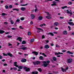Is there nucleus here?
Returning a JSON list of instances; mask_svg holds the SVG:
<instances>
[{
    "label": "nucleus",
    "instance_id": "1",
    "mask_svg": "<svg viewBox=\"0 0 74 74\" xmlns=\"http://www.w3.org/2000/svg\"><path fill=\"white\" fill-rule=\"evenodd\" d=\"M23 69L25 70L26 72H29L30 71V69L24 66L23 67Z\"/></svg>",
    "mask_w": 74,
    "mask_h": 74
},
{
    "label": "nucleus",
    "instance_id": "2",
    "mask_svg": "<svg viewBox=\"0 0 74 74\" xmlns=\"http://www.w3.org/2000/svg\"><path fill=\"white\" fill-rule=\"evenodd\" d=\"M71 10H66V13L67 14H69L70 15V16H71L72 15V14H73V13L71 12Z\"/></svg>",
    "mask_w": 74,
    "mask_h": 74
},
{
    "label": "nucleus",
    "instance_id": "3",
    "mask_svg": "<svg viewBox=\"0 0 74 74\" xmlns=\"http://www.w3.org/2000/svg\"><path fill=\"white\" fill-rule=\"evenodd\" d=\"M34 64L35 65H36V64L38 65L40 64V61H37L35 62H33Z\"/></svg>",
    "mask_w": 74,
    "mask_h": 74
},
{
    "label": "nucleus",
    "instance_id": "4",
    "mask_svg": "<svg viewBox=\"0 0 74 74\" xmlns=\"http://www.w3.org/2000/svg\"><path fill=\"white\" fill-rule=\"evenodd\" d=\"M67 61L68 63H70L73 61V60L71 58H70L67 60Z\"/></svg>",
    "mask_w": 74,
    "mask_h": 74
},
{
    "label": "nucleus",
    "instance_id": "5",
    "mask_svg": "<svg viewBox=\"0 0 74 74\" xmlns=\"http://www.w3.org/2000/svg\"><path fill=\"white\" fill-rule=\"evenodd\" d=\"M63 55V53H60V52H58V53H55V55Z\"/></svg>",
    "mask_w": 74,
    "mask_h": 74
},
{
    "label": "nucleus",
    "instance_id": "6",
    "mask_svg": "<svg viewBox=\"0 0 74 74\" xmlns=\"http://www.w3.org/2000/svg\"><path fill=\"white\" fill-rule=\"evenodd\" d=\"M68 24L70 25L71 26H74V23H73V22H69Z\"/></svg>",
    "mask_w": 74,
    "mask_h": 74
},
{
    "label": "nucleus",
    "instance_id": "7",
    "mask_svg": "<svg viewBox=\"0 0 74 74\" xmlns=\"http://www.w3.org/2000/svg\"><path fill=\"white\" fill-rule=\"evenodd\" d=\"M53 25L54 26H58L59 25V23L58 22H55L54 23Z\"/></svg>",
    "mask_w": 74,
    "mask_h": 74
},
{
    "label": "nucleus",
    "instance_id": "8",
    "mask_svg": "<svg viewBox=\"0 0 74 74\" xmlns=\"http://www.w3.org/2000/svg\"><path fill=\"white\" fill-rule=\"evenodd\" d=\"M49 48V46L48 45H46L45 46V49H48Z\"/></svg>",
    "mask_w": 74,
    "mask_h": 74
},
{
    "label": "nucleus",
    "instance_id": "9",
    "mask_svg": "<svg viewBox=\"0 0 74 74\" xmlns=\"http://www.w3.org/2000/svg\"><path fill=\"white\" fill-rule=\"evenodd\" d=\"M53 4H51V5H56V2L55 1L53 2Z\"/></svg>",
    "mask_w": 74,
    "mask_h": 74
},
{
    "label": "nucleus",
    "instance_id": "10",
    "mask_svg": "<svg viewBox=\"0 0 74 74\" xmlns=\"http://www.w3.org/2000/svg\"><path fill=\"white\" fill-rule=\"evenodd\" d=\"M42 63H47V64H49V63H50V61H49V60H48L47 61H43L42 62Z\"/></svg>",
    "mask_w": 74,
    "mask_h": 74
},
{
    "label": "nucleus",
    "instance_id": "11",
    "mask_svg": "<svg viewBox=\"0 0 74 74\" xmlns=\"http://www.w3.org/2000/svg\"><path fill=\"white\" fill-rule=\"evenodd\" d=\"M21 38H21V37H19L17 38V39H16V40H19V41H20V42H22V39H21Z\"/></svg>",
    "mask_w": 74,
    "mask_h": 74
},
{
    "label": "nucleus",
    "instance_id": "12",
    "mask_svg": "<svg viewBox=\"0 0 74 74\" xmlns=\"http://www.w3.org/2000/svg\"><path fill=\"white\" fill-rule=\"evenodd\" d=\"M62 33L64 35H66L67 34V32L66 31H64Z\"/></svg>",
    "mask_w": 74,
    "mask_h": 74
},
{
    "label": "nucleus",
    "instance_id": "13",
    "mask_svg": "<svg viewBox=\"0 0 74 74\" xmlns=\"http://www.w3.org/2000/svg\"><path fill=\"white\" fill-rule=\"evenodd\" d=\"M31 18L32 19H33L34 18V17H35L34 15L33 14H31Z\"/></svg>",
    "mask_w": 74,
    "mask_h": 74
},
{
    "label": "nucleus",
    "instance_id": "14",
    "mask_svg": "<svg viewBox=\"0 0 74 74\" xmlns=\"http://www.w3.org/2000/svg\"><path fill=\"white\" fill-rule=\"evenodd\" d=\"M48 64L45 63L43 64V66L44 67H47L48 66Z\"/></svg>",
    "mask_w": 74,
    "mask_h": 74
},
{
    "label": "nucleus",
    "instance_id": "15",
    "mask_svg": "<svg viewBox=\"0 0 74 74\" xmlns=\"http://www.w3.org/2000/svg\"><path fill=\"white\" fill-rule=\"evenodd\" d=\"M32 53H34L35 55H38V52H36V51H34L33 52H32Z\"/></svg>",
    "mask_w": 74,
    "mask_h": 74
},
{
    "label": "nucleus",
    "instance_id": "16",
    "mask_svg": "<svg viewBox=\"0 0 74 74\" xmlns=\"http://www.w3.org/2000/svg\"><path fill=\"white\" fill-rule=\"evenodd\" d=\"M26 10V8L24 7H22L21 8V10L23 11H25Z\"/></svg>",
    "mask_w": 74,
    "mask_h": 74
},
{
    "label": "nucleus",
    "instance_id": "17",
    "mask_svg": "<svg viewBox=\"0 0 74 74\" xmlns=\"http://www.w3.org/2000/svg\"><path fill=\"white\" fill-rule=\"evenodd\" d=\"M14 66H16V67H18V65L16 64H17V62H15L14 63Z\"/></svg>",
    "mask_w": 74,
    "mask_h": 74
},
{
    "label": "nucleus",
    "instance_id": "18",
    "mask_svg": "<svg viewBox=\"0 0 74 74\" xmlns=\"http://www.w3.org/2000/svg\"><path fill=\"white\" fill-rule=\"evenodd\" d=\"M8 55V56H10V57H12L13 55H12V54L10 53H7Z\"/></svg>",
    "mask_w": 74,
    "mask_h": 74
},
{
    "label": "nucleus",
    "instance_id": "19",
    "mask_svg": "<svg viewBox=\"0 0 74 74\" xmlns=\"http://www.w3.org/2000/svg\"><path fill=\"white\" fill-rule=\"evenodd\" d=\"M67 53H69V54H70L71 55H73V53H72L69 51H67Z\"/></svg>",
    "mask_w": 74,
    "mask_h": 74
},
{
    "label": "nucleus",
    "instance_id": "20",
    "mask_svg": "<svg viewBox=\"0 0 74 74\" xmlns=\"http://www.w3.org/2000/svg\"><path fill=\"white\" fill-rule=\"evenodd\" d=\"M26 59H23L21 60V62H26Z\"/></svg>",
    "mask_w": 74,
    "mask_h": 74
},
{
    "label": "nucleus",
    "instance_id": "21",
    "mask_svg": "<svg viewBox=\"0 0 74 74\" xmlns=\"http://www.w3.org/2000/svg\"><path fill=\"white\" fill-rule=\"evenodd\" d=\"M4 31H3L1 30H0V34H2V33H4Z\"/></svg>",
    "mask_w": 74,
    "mask_h": 74
},
{
    "label": "nucleus",
    "instance_id": "22",
    "mask_svg": "<svg viewBox=\"0 0 74 74\" xmlns=\"http://www.w3.org/2000/svg\"><path fill=\"white\" fill-rule=\"evenodd\" d=\"M39 59H40V60H43L44 58H43V57L40 56L39 57Z\"/></svg>",
    "mask_w": 74,
    "mask_h": 74
},
{
    "label": "nucleus",
    "instance_id": "23",
    "mask_svg": "<svg viewBox=\"0 0 74 74\" xmlns=\"http://www.w3.org/2000/svg\"><path fill=\"white\" fill-rule=\"evenodd\" d=\"M42 17L41 16H40L38 17L39 20V21L42 20Z\"/></svg>",
    "mask_w": 74,
    "mask_h": 74
},
{
    "label": "nucleus",
    "instance_id": "24",
    "mask_svg": "<svg viewBox=\"0 0 74 74\" xmlns=\"http://www.w3.org/2000/svg\"><path fill=\"white\" fill-rule=\"evenodd\" d=\"M50 34V35H51V36H54V35L52 33L50 32L49 34Z\"/></svg>",
    "mask_w": 74,
    "mask_h": 74
},
{
    "label": "nucleus",
    "instance_id": "25",
    "mask_svg": "<svg viewBox=\"0 0 74 74\" xmlns=\"http://www.w3.org/2000/svg\"><path fill=\"white\" fill-rule=\"evenodd\" d=\"M26 42V41L25 40H23V42H22V44H25Z\"/></svg>",
    "mask_w": 74,
    "mask_h": 74
},
{
    "label": "nucleus",
    "instance_id": "26",
    "mask_svg": "<svg viewBox=\"0 0 74 74\" xmlns=\"http://www.w3.org/2000/svg\"><path fill=\"white\" fill-rule=\"evenodd\" d=\"M18 67V69H23V66H20Z\"/></svg>",
    "mask_w": 74,
    "mask_h": 74
},
{
    "label": "nucleus",
    "instance_id": "27",
    "mask_svg": "<svg viewBox=\"0 0 74 74\" xmlns=\"http://www.w3.org/2000/svg\"><path fill=\"white\" fill-rule=\"evenodd\" d=\"M61 69H62V71H63V72H64V71H65V72H66V71L63 68H62Z\"/></svg>",
    "mask_w": 74,
    "mask_h": 74
},
{
    "label": "nucleus",
    "instance_id": "28",
    "mask_svg": "<svg viewBox=\"0 0 74 74\" xmlns=\"http://www.w3.org/2000/svg\"><path fill=\"white\" fill-rule=\"evenodd\" d=\"M26 49H27V47H22V49L23 50H25Z\"/></svg>",
    "mask_w": 74,
    "mask_h": 74
},
{
    "label": "nucleus",
    "instance_id": "29",
    "mask_svg": "<svg viewBox=\"0 0 74 74\" xmlns=\"http://www.w3.org/2000/svg\"><path fill=\"white\" fill-rule=\"evenodd\" d=\"M38 70L40 72H41V71H42V69H41V68H39V69H38Z\"/></svg>",
    "mask_w": 74,
    "mask_h": 74
},
{
    "label": "nucleus",
    "instance_id": "30",
    "mask_svg": "<svg viewBox=\"0 0 74 74\" xmlns=\"http://www.w3.org/2000/svg\"><path fill=\"white\" fill-rule=\"evenodd\" d=\"M46 18H48V19H51V17L49 16H46Z\"/></svg>",
    "mask_w": 74,
    "mask_h": 74
},
{
    "label": "nucleus",
    "instance_id": "31",
    "mask_svg": "<svg viewBox=\"0 0 74 74\" xmlns=\"http://www.w3.org/2000/svg\"><path fill=\"white\" fill-rule=\"evenodd\" d=\"M36 29H37L38 30H41L42 32H43V29L41 28H37Z\"/></svg>",
    "mask_w": 74,
    "mask_h": 74
},
{
    "label": "nucleus",
    "instance_id": "32",
    "mask_svg": "<svg viewBox=\"0 0 74 74\" xmlns=\"http://www.w3.org/2000/svg\"><path fill=\"white\" fill-rule=\"evenodd\" d=\"M20 19L21 21H23V20L25 19V18L24 17H22V18H20Z\"/></svg>",
    "mask_w": 74,
    "mask_h": 74
},
{
    "label": "nucleus",
    "instance_id": "33",
    "mask_svg": "<svg viewBox=\"0 0 74 74\" xmlns=\"http://www.w3.org/2000/svg\"><path fill=\"white\" fill-rule=\"evenodd\" d=\"M67 6H63L62 8L63 10L64 9V8H67Z\"/></svg>",
    "mask_w": 74,
    "mask_h": 74
},
{
    "label": "nucleus",
    "instance_id": "34",
    "mask_svg": "<svg viewBox=\"0 0 74 74\" xmlns=\"http://www.w3.org/2000/svg\"><path fill=\"white\" fill-rule=\"evenodd\" d=\"M53 59L54 61H56V57H53Z\"/></svg>",
    "mask_w": 74,
    "mask_h": 74
},
{
    "label": "nucleus",
    "instance_id": "35",
    "mask_svg": "<svg viewBox=\"0 0 74 74\" xmlns=\"http://www.w3.org/2000/svg\"><path fill=\"white\" fill-rule=\"evenodd\" d=\"M7 15V14H6L5 13H2V16H4V15Z\"/></svg>",
    "mask_w": 74,
    "mask_h": 74
},
{
    "label": "nucleus",
    "instance_id": "36",
    "mask_svg": "<svg viewBox=\"0 0 74 74\" xmlns=\"http://www.w3.org/2000/svg\"><path fill=\"white\" fill-rule=\"evenodd\" d=\"M68 4L69 5H71V4H72V2H71V1L69 2L68 3Z\"/></svg>",
    "mask_w": 74,
    "mask_h": 74
},
{
    "label": "nucleus",
    "instance_id": "37",
    "mask_svg": "<svg viewBox=\"0 0 74 74\" xmlns=\"http://www.w3.org/2000/svg\"><path fill=\"white\" fill-rule=\"evenodd\" d=\"M42 55H43V56H45V57H47V56L46 55H45V53H42Z\"/></svg>",
    "mask_w": 74,
    "mask_h": 74
},
{
    "label": "nucleus",
    "instance_id": "38",
    "mask_svg": "<svg viewBox=\"0 0 74 74\" xmlns=\"http://www.w3.org/2000/svg\"><path fill=\"white\" fill-rule=\"evenodd\" d=\"M28 36H30V35H31V33H30V32H28Z\"/></svg>",
    "mask_w": 74,
    "mask_h": 74
},
{
    "label": "nucleus",
    "instance_id": "39",
    "mask_svg": "<svg viewBox=\"0 0 74 74\" xmlns=\"http://www.w3.org/2000/svg\"><path fill=\"white\" fill-rule=\"evenodd\" d=\"M27 5V4H26L25 5H22V4H21L20 5L22 6H25V5Z\"/></svg>",
    "mask_w": 74,
    "mask_h": 74
},
{
    "label": "nucleus",
    "instance_id": "40",
    "mask_svg": "<svg viewBox=\"0 0 74 74\" xmlns=\"http://www.w3.org/2000/svg\"><path fill=\"white\" fill-rule=\"evenodd\" d=\"M68 28L69 29V31H70V30H71V27H70V26H68Z\"/></svg>",
    "mask_w": 74,
    "mask_h": 74
},
{
    "label": "nucleus",
    "instance_id": "41",
    "mask_svg": "<svg viewBox=\"0 0 74 74\" xmlns=\"http://www.w3.org/2000/svg\"><path fill=\"white\" fill-rule=\"evenodd\" d=\"M34 39H32L31 40V42H33L34 41Z\"/></svg>",
    "mask_w": 74,
    "mask_h": 74
},
{
    "label": "nucleus",
    "instance_id": "42",
    "mask_svg": "<svg viewBox=\"0 0 74 74\" xmlns=\"http://www.w3.org/2000/svg\"><path fill=\"white\" fill-rule=\"evenodd\" d=\"M5 8H6V9H8V5H6L5 6Z\"/></svg>",
    "mask_w": 74,
    "mask_h": 74
},
{
    "label": "nucleus",
    "instance_id": "43",
    "mask_svg": "<svg viewBox=\"0 0 74 74\" xmlns=\"http://www.w3.org/2000/svg\"><path fill=\"white\" fill-rule=\"evenodd\" d=\"M11 24H14V22H13V21L11 20Z\"/></svg>",
    "mask_w": 74,
    "mask_h": 74
},
{
    "label": "nucleus",
    "instance_id": "44",
    "mask_svg": "<svg viewBox=\"0 0 74 74\" xmlns=\"http://www.w3.org/2000/svg\"><path fill=\"white\" fill-rule=\"evenodd\" d=\"M7 37L8 38H11V37H12V36H7Z\"/></svg>",
    "mask_w": 74,
    "mask_h": 74
},
{
    "label": "nucleus",
    "instance_id": "45",
    "mask_svg": "<svg viewBox=\"0 0 74 74\" xmlns=\"http://www.w3.org/2000/svg\"><path fill=\"white\" fill-rule=\"evenodd\" d=\"M19 21H20V19H17L16 20V22H19Z\"/></svg>",
    "mask_w": 74,
    "mask_h": 74
},
{
    "label": "nucleus",
    "instance_id": "46",
    "mask_svg": "<svg viewBox=\"0 0 74 74\" xmlns=\"http://www.w3.org/2000/svg\"><path fill=\"white\" fill-rule=\"evenodd\" d=\"M20 29H23V28H22V26H20L19 27Z\"/></svg>",
    "mask_w": 74,
    "mask_h": 74
},
{
    "label": "nucleus",
    "instance_id": "47",
    "mask_svg": "<svg viewBox=\"0 0 74 74\" xmlns=\"http://www.w3.org/2000/svg\"><path fill=\"white\" fill-rule=\"evenodd\" d=\"M9 8H12V6L11 5H10L9 6Z\"/></svg>",
    "mask_w": 74,
    "mask_h": 74
},
{
    "label": "nucleus",
    "instance_id": "48",
    "mask_svg": "<svg viewBox=\"0 0 74 74\" xmlns=\"http://www.w3.org/2000/svg\"><path fill=\"white\" fill-rule=\"evenodd\" d=\"M69 69V66H67L65 69V70H67Z\"/></svg>",
    "mask_w": 74,
    "mask_h": 74
},
{
    "label": "nucleus",
    "instance_id": "49",
    "mask_svg": "<svg viewBox=\"0 0 74 74\" xmlns=\"http://www.w3.org/2000/svg\"><path fill=\"white\" fill-rule=\"evenodd\" d=\"M42 39L44 38H45V36H44L43 35L42 36Z\"/></svg>",
    "mask_w": 74,
    "mask_h": 74
},
{
    "label": "nucleus",
    "instance_id": "50",
    "mask_svg": "<svg viewBox=\"0 0 74 74\" xmlns=\"http://www.w3.org/2000/svg\"><path fill=\"white\" fill-rule=\"evenodd\" d=\"M12 30H16V29L15 28H12Z\"/></svg>",
    "mask_w": 74,
    "mask_h": 74
},
{
    "label": "nucleus",
    "instance_id": "51",
    "mask_svg": "<svg viewBox=\"0 0 74 74\" xmlns=\"http://www.w3.org/2000/svg\"><path fill=\"white\" fill-rule=\"evenodd\" d=\"M56 47H60L59 46L57 45H56Z\"/></svg>",
    "mask_w": 74,
    "mask_h": 74
},
{
    "label": "nucleus",
    "instance_id": "52",
    "mask_svg": "<svg viewBox=\"0 0 74 74\" xmlns=\"http://www.w3.org/2000/svg\"><path fill=\"white\" fill-rule=\"evenodd\" d=\"M13 69L14 70H16L17 69H16V68H13Z\"/></svg>",
    "mask_w": 74,
    "mask_h": 74
},
{
    "label": "nucleus",
    "instance_id": "53",
    "mask_svg": "<svg viewBox=\"0 0 74 74\" xmlns=\"http://www.w3.org/2000/svg\"><path fill=\"white\" fill-rule=\"evenodd\" d=\"M3 58V56H1L0 55V59H1Z\"/></svg>",
    "mask_w": 74,
    "mask_h": 74
},
{
    "label": "nucleus",
    "instance_id": "54",
    "mask_svg": "<svg viewBox=\"0 0 74 74\" xmlns=\"http://www.w3.org/2000/svg\"><path fill=\"white\" fill-rule=\"evenodd\" d=\"M4 24H5V25H7L8 24V23L7 22H5L4 23Z\"/></svg>",
    "mask_w": 74,
    "mask_h": 74
},
{
    "label": "nucleus",
    "instance_id": "55",
    "mask_svg": "<svg viewBox=\"0 0 74 74\" xmlns=\"http://www.w3.org/2000/svg\"><path fill=\"white\" fill-rule=\"evenodd\" d=\"M3 66H7V64H3Z\"/></svg>",
    "mask_w": 74,
    "mask_h": 74
},
{
    "label": "nucleus",
    "instance_id": "56",
    "mask_svg": "<svg viewBox=\"0 0 74 74\" xmlns=\"http://www.w3.org/2000/svg\"><path fill=\"white\" fill-rule=\"evenodd\" d=\"M5 71L4 70H3L2 73H5Z\"/></svg>",
    "mask_w": 74,
    "mask_h": 74
},
{
    "label": "nucleus",
    "instance_id": "57",
    "mask_svg": "<svg viewBox=\"0 0 74 74\" xmlns=\"http://www.w3.org/2000/svg\"><path fill=\"white\" fill-rule=\"evenodd\" d=\"M55 29L56 30H58V28L56 27L55 28Z\"/></svg>",
    "mask_w": 74,
    "mask_h": 74
},
{
    "label": "nucleus",
    "instance_id": "58",
    "mask_svg": "<svg viewBox=\"0 0 74 74\" xmlns=\"http://www.w3.org/2000/svg\"><path fill=\"white\" fill-rule=\"evenodd\" d=\"M12 46V44H9L8 46Z\"/></svg>",
    "mask_w": 74,
    "mask_h": 74
},
{
    "label": "nucleus",
    "instance_id": "59",
    "mask_svg": "<svg viewBox=\"0 0 74 74\" xmlns=\"http://www.w3.org/2000/svg\"><path fill=\"white\" fill-rule=\"evenodd\" d=\"M30 23L31 25H33V22L31 21Z\"/></svg>",
    "mask_w": 74,
    "mask_h": 74
},
{
    "label": "nucleus",
    "instance_id": "60",
    "mask_svg": "<svg viewBox=\"0 0 74 74\" xmlns=\"http://www.w3.org/2000/svg\"><path fill=\"white\" fill-rule=\"evenodd\" d=\"M32 74H35V72L33 71L32 72Z\"/></svg>",
    "mask_w": 74,
    "mask_h": 74
},
{
    "label": "nucleus",
    "instance_id": "61",
    "mask_svg": "<svg viewBox=\"0 0 74 74\" xmlns=\"http://www.w3.org/2000/svg\"><path fill=\"white\" fill-rule=\"evenodd\" d=\"M2 62H5V59H3L2 60Z\"/></svg>",
    "mask_w": 74,
    "mask_h": 74
},
{
    "label": "nucleus",
    "instance_id": "62",
    "mask_svg": "<svg viewBox=\"0 0 74 74\" xmlns=\"http://www.w3.org/2000/svg\"><path fill=\"white\" fill-rule=\"evenodd\" d=\"M42 25H43V26H46V24L45 23H43Z\"/></svg>",
    "mask_w": 74,
    "mask_h": 74
},
{
    "label": "nucleus",
    "instance_id": "63",
    "mask_svg": "<svg viewBox=\"0 0 74 74\" xmlns=\"http://www.w3.org/2000/svg\"><path fill=\"white\" fill-rule=\"evenodd\" d=\"M60 19H63L64 18V17H60Z\"/></svg>",
    "mask_w": 74,
    "mask_h": 74
},
{
    "label": "nucleus",
    "instance_id": "64",
    "mask_svg": "<svg viewBox=\"0 0 74 74\" xmlns=\"http://www.w3.org/2000/svg\"><path fill=\"white\" fill-rule=\"evenodd\" d=\"M38 72L36 71V72H35V74H38Z\"/></svg>",
    "mask_w": 74,
    "mask_h": 74
}]
</instances>
